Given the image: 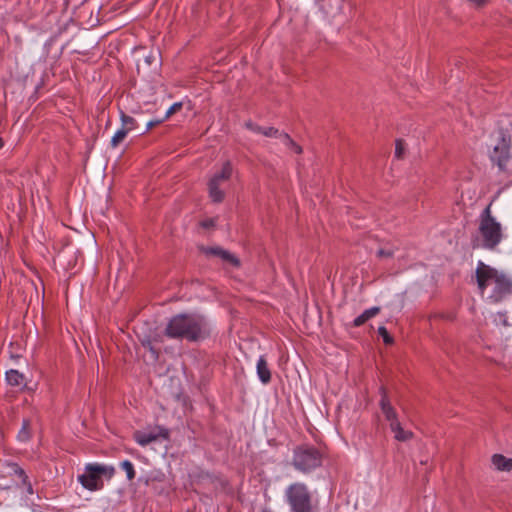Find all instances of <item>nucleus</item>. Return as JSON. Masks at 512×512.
Returning <instances> with one entry per match:
<instances>
[{"instance_id":"obj_1","label":"nucleus","mask_w":512,"mask_h":512,"mask_svg":"<svg viewBox=\"0 0 512 512\" xmlns=\"http://www.w3.org/2000/svg\"><path fill=\"white\" fill-rule=\"evenodd\" d=\"M476 282L479 292L486 301L499 303L512 295V277L482 261H478Z\"/></svg>"},{"instance_id":"obj_2","label":"nucleus","mask_w":512,"mask_h":512,"mask_svg":"<svg viewBox=\"0 0 512 512\" xmlns=\"http://www.w3.org/2000/svg\"><path fill=\"white\" fill-rule=\"evenodd\" d=\"M212 330V323L205 316L196 313H181L168 321L165 334L173 339L198 342L208 338Z\"/></svg>"},{"instance_id":"obj_3","label":"nucleus","mask_w":512,"mask_h":512,"mask_svg":"<svg viewBox=\"0 0 512 512\" xmlns=\"http://www.w3.org/2000/svg\"><path fill=\"white\" fill-rule=\"evenodd\" d=\"M503 238L501 224L492 216L490 205L479 215L477 246L494 249Z\"/></svg>"},{"instance_id":"obj_4","label":"nucleus","mask_w":512,"mask_h":512,"mask_svg":"<svg viewBox=\"0 0 512 512\" xmlns=\"http://www.w3.org/2000/svg\"><path fill=\"white\" fill-rule=\"evenodd\" d=\"M323 457L314 446L302 445L293 450L292 465L295 470L308 474L321 467Z\"/></svg>"},{"instance_id":"obj_5","label":"nucleus","mask_w":512,"mask_h":512,"mask_svg":"<svg viewBox=\"0 0 512 512\" xmlns=\"http://www.w3.org/2000/svg\"><path fill=\"white\" fill-rule=\"evenodd\" d=\"M115 468L110 465L89 463L85 466V472L78 476V482L89 491H97L103 487L101 476L112 478Z\"/></svg>"},{"instance_id":"obj_6","label":"nucleus","mask_w":512,"mask_h":512,"mask_svg":"<svg viewBox=\"0 0 512 512\" xmlns=\"http://www.w3.org/2000/svg\"><path fill=\"white\" fill-rule=\"evenodd\" d=\"M285 497L292 512H311V496L304 483L290 484L285 490Z\"/></svg>"},{"instance_id":"obj_7","label":"nucleus","mask_w":512,"mask_h":512,"mask_svg":"<svg viewBox=\"0 0 512 512\" xmlns=\"http://www.w3.org/2000/svg\"><path fill=\"white\" fill-rule=\"evenodd\" d=\"M233 168L230 161L223 163L221 169L213 174L208 182L209 197L215 203H220L224 199V191L220 188L223 182H226L232 176Z\"/></svg>"},{"instance_id":"obj_8","label":"nucleus","mask_w":512,"mask_h":512,"mask_svg":"<svg viewBox=\"0 0 512 512\" xmlns=\"http://www.w3.org/2000/svg\"><path fill=\"white\" fill-rule=\"evenodd\" d=\"M511 138L503 132L499 134L498 141L490 152V160L496 164L500 170H505L511 158Z\"/></svg>"},{"instance_id":"obj_9","label":"nucleus","mask_w":512,"mask_h":512,"mask_svg":"<svg viewBox=\"0 0 512 512\" xmlns=\"http://www.w3.org/2000/svg\"><path fill=\"white\" fill-rule=\"evenodd\" d=\"M381 399L379 402L380 409L385 417V420L389 423V427L399 423L398 413L392 406L385 388H380Z\"/></svg>"},{"instance_id":"obj_10","label":"nucleus","mask_w":512,"mask_h":512,"mask_svg":"<svg viewBox=\"0 0 512 512\" xmlns=\"http://www.w3.org/2000/svg\"><path fill=\"white\" fill-rule=\"evenodd\" d=\"M201 251L206 256H213L220 258L224 263L230 264L234 267H238L240 265L239 259L228 250H225L219 246L215 247H202Z\"/></svg>"},{"instance_id":"obj_11","label":"nucleus","mask_w":512,"mask_h":512,"mask_svg":"<svg viewBox=\"0 0 512 512\" xmlns=\"http://www.w3.org/2000/svg\"><path fill=\"white\" fill-rule=\"evenodd\" d=\"M256 373L262 384H268L271 381V372L263 355H261L257 360Z\"/></svg>"},{"instance_id":"obj_12","label":"nucleus","mask_w":512,"mask_h":512,"mask_svg":"<svg viewBox=\"0 0 512 512\" xmlns=\"http://www.w3.org/2000/svg\"><path fill=\"white\" fill-rule=\"evenodd\" d=\"M391 432L394 434L395 440L399 442H407L411 440L414 436L413 432L410 430H406L402 427L401 423L394 424V426L390 427Z\"/></svg>"},{"instance_id":"obj_13","label":"nucleus","mask_w":512,"mask_h":512,"mask_svg":"<svg viewBox=\"0 0 512 512\" xmlns=\"http://www.w3.org/2000/svg\"><path fill=\"white\" fill-rule=\"evenodd\" d=\"M492 464L499 471H512V458H507L501 454L492 456Z\"/></svg>"},{"instance_id":"obj_14","label":"nucleus","mask_w":512,"mask_h":512,"mask_svg":"<svg viewBox=\"0 0 512 512\" xmlns=\"http://www.w3.org/2000/svg\"><path fill=\"white\" fill-rule=\"evenodd\" d=\"M159 434L152 431H137L134 434V439L140 446H146L157 440Z\"/></svg>"},{"instance_id":"obj_15","label":"nucleus","mask_w":512,"mask_h":512,"mask_svg":"<svg viewBox=\"0 0 512 512\" xmlns=\"http://www.w3.org/2000/svg\"><path fill=\"white\" fill-rule=\"evenodd\" d=\"M379 312H380V307H378V306H374L369 309H366L353 320V325L355 327H359V326L363 325L369 319L376 316Z\"/></svg>"},{"instance_id":"obj_16","label":"nucleus","mask_w":512,"mask_h":512,"mask_svg":"<svg viewBox=\"0 0 512 512\" xmlns=\"http://www.w3.org/2000/svg\"><path fill=\"white\" fill-rule=\"evenodd\" d=\"M6 381L11 386H23L24 385V374L20 373L16 369H10L5 374Z\"/></svg>"},{"instance_id":"obj_17","label":"nucleus","mask_w":512,"mask_h":512,"mask_svg":"<svg viewBox=\"0 0 512 512\" xmlns=\"http://www.w3.org/2000/svg\"><path fill=\"white\" fill-rule=\"evenodd\" d=\"M6 468L8 469L7 474L10 477H17L20 482L24 481L26 478H28L25 470L21 468L17 463L15 462H7L5 464Z\"/></svg>"},{"instance_id":"obj_18","label":"nucleus","mask_w":512,"mask_h":512,"mask_svg":"<svg viewBox=\"0 0 512 512\" xmlns=\"http://www.w3.org/2000/svg\"><path fill=\"white\" fill-rule=\"evenodd\" d=\"M119 117H120V121H121V126L128 132H132L134 130L137 129V121L127 115L124 111L120 110V113H119Z\"/></svg>"},{"instance_id":"obj_19","label":"nucleus","mask_w":512,"mask_h":512,"mask_svg":"<svg viewBox=\"0 0 512 512\" xmlns=\"http://www.w3.org/2000/svg\"><path fill=\"white\" fill-rule=\"evenodd\" d=\"M31 439L30 421L24 419L22 421V427L17 433V440L19 442L26 443Z\"/></svg>"},{"instance_id":"obj_20","label":"nucleus","mask_w":512,"mask_h":512,"mask_svg":"<svg viewBox=\"0 0 512 512\" xmlns=\"http://www.w3.org/2000/svg\"><path fill=\"white\" fill-rule=\"evenodd\" d=\"M128 135V132L121 126L111 138V147L116 148Z\"/></svg>"},{"instance_id":"obj_21","label":"nucleus","mask_w":512,"mask_h":512,"mask_svg":"<svg viewBox=\"0 0 512 512\" xmlns=\"http://www.w3.org/2000/svg\"><path fill=\"white\" fill-rule=\"evenodd\" d=\"M120 467L125 471L126 477L129 481L134 479L135 469L131 461L124 460L123 462H121Z\"/></svg>"},{"instance_id":"obj_22","label":"nucleus","mask_w":512,"mask_h":512,"mask_svg":"<svg viewBox=\"0 0 512 512\" xmlns=\"http://www.w3.org/2000/svg\"><path fill=\"white\" fill-rule=\"evenodd\" d=\"M141 344L142 346L147 349L152 357L156 360L158 358V352L156 351V349L153 347V344H152V341L150 340V338L146 337V338H142L141 339Z\"/></svg>"},{"instance_id":"obj_23","label":"nucleus","mask_w":512,"mask_h":512,"mask_svg":"<svg viewBox=\"0 0 512 512\" xmlns=\"http://www.w3.org/2000/svg\"><path fill=\"white\" fill-rule=\"evenodd\" d=\"M378 334L383 338V341L386 344H391L393 342L392 337L389 335L385 326L378 327Z\"/></svg>"},{"instance_id":"obj_24","label":"nucleus","mask_w":512,"mask_h":512,"mask_svg":"<svg viewBox=\"0 0 512 512\" xmlns=\"http://www.w3.org/2000/svg\"><path fill=\"white\" fill-rule=\"evenodd\" d=\"M17 487L25 489V491L28 495L34 494V489H33V486L31 484L29 478H26L24 481H22L20 484H18Z\"/></svg>"},{"instance_id":"obj_25","label":"nucleus","mask_w":512,"mask_h":512,"mask_svg":"<svg viewBox=\"0 0 512 512\" xmlns=\"http://www.w3.org/2000/svg\"><path fill=\"white\" fill-rule=\"evenodd\" d=\"M245 127L247 129H249L250 131H252L253 133L255 134H261L262 135V131H263V127L251 122V121H248L245 123Z\"/></svg>"},{"instance_id":"obj_26","label":"nucleus","mask_w":512,"mask_h":512,"mask_svg":"<svg viewBox=\"0 0 512 512\" xmlns=\"http://www.w3.org/2000/svg\"><path fill=\"white\" fill-rule=\"evenodd\" d=\"M279 134V130L273 127H263L262 135L266 137H274L277 138Z\"/></svg>"},{"instance_id":"obj_27","label":"nucleus","mask_w":512,"mask_h":512,"mask_svg":"<svg viewBox=\"0 0 512 512\" xmlns=\"http://www.w3.org/2000/svg\"><path fill=\"white\" fill-rule=\"evenodd\" d=\"M277 139H279L280 143H282L284 146L292 143L291 137L284 132L279 131Z\"/></svg>"},{"instance_id":"obj_28","label":"nucleus","mask_w":512,"mask_h":512,"mask_svg":"<svg viewBox=\"0 0 512 512\" xmlns=\"http://www.w3.org/2000/svg\"><path fill=\"white\" fill-rule=\"evenodd\" d=\"M181 106V102H176L172 106H170V108L165 112L164 119L166 120L167 118H169L170 115H172L177 109L181 108Z\"/></svg>"},{"instance_id":"obj_29","label":"nucleus","mask_w":512,"mask_h":512,"mask_svg":"<svg viewBox=\"0 0 512 512\" xmlns=\"http://www.w3.org/2000/svg\"><path fill=\"white\" fill-rule=\"evenodd\" d=\"M164 117L163 118H156V119H152L150 120L147 125H146V128H145V131L144 132H147L149 131L152 127L162 123L164 121Z\"/></svg>"},{"instance_id":"obj_30","label":"nucleus","mask_w":512,"mask_h":512,"mask_svg":"<svg viewBox=\"0 0 512 512\" xmlns=\"http://www.w3.org/2000/svg\"><path fill=\"white\" fill-rule=\"evenodd\" d=\"M404 148L402 145V142L400 140L396 141V147H395V155L397 157H401L403 154Z\"/></svg>"},{"instance_id":"obj_31","label":"nucleus","mask_w":512,"mask_h":512,"mask_svg":"<svg viewBox=\"0 0 512 512\" xmlns=\"http://www.w3.org/2000/svg\"><path fill=\"white\" fill-rule=\"evenodd\" d=\"M286 147L291 149L292 151H294L297 154H300L302 152V148L297 143H295L293 140H292V143L286 145Z\"/></svg>"},{"instance_id":"obj_32","label":"nucleus","mask_w":512,"mask_h":512,"mask_svg":"<svg viewBox=\"0 0 512 512\" xmlns=\"http://www.w3.org/2000/svg\"><path fill=\"white\" fill-rule=\"evenodd\" d=\"M377 254L379 257H391L393 252L391 250L379 249Z\"/></svg>"},{"instance_id":"obj_33","label":"nucleus","mask_w":512,"mask_h":512,"mask_svg":"<svg viewBox=\"0 0 512 512\" xmlns=\"http://www.w3.org/2000/svg\"><path fill=\"white\" fill-rule=\"evenodd\" d=\"M201 225L203 228H210L215 225V220L214 219L204 220V221H202Z\"/></svg>"},{"instance_id":"obj_34","label":"nucleus","mask_w":512,"mask_h":512,"mask_svg":"<svg viewBox=\"0 0 512 512\" xmlns=\"http://www.w3.org/2000/svg\"><path fill=\"white\" fill-rule=\"evenodd\" d=\"M153 60H155V55L152 52L149 55L145 56V59H144V61L147 65H151Z\"/></svg>"},{"instance_id":"obj_35","label":"nucleus","mask_w":512,"mask_h":512,"mask_svg":"<svg viewBox=\"0 0 512 512\" xmlns=\"http://www.w3.org/2000/svg\"><path fill=\"white\" fill-rule=\"evenodd\" d=\"M57 259L60 260L61 259V254H58L57 255Z\"/></svg>"},{"instance_id":"obj_36","label":"nucleus","mask_w":512,"mask_h":512,"mask_svg":"<svg viewBox=\"0 0 512 512\" xmlns=\"http://www.w3.org/2000/svg\"><path fill=\"white\" fill-rule=\"evenodd\" d=\"M3 146V142L2 140L0 139V148Z\"/></svg>"}]
</instances>
